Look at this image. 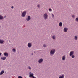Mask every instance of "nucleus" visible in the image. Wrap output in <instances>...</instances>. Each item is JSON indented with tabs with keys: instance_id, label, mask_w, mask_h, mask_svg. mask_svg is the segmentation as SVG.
<instances>
[{
	"instance_id": "cd10ccee",
	"label": "nucleus",
	"mask_w": 78,
	"mask_h": 78,
	"mask_svg": "<svg viewBox=\"0 0 78 78\" xmlns=\"http://www.w3.org/2000/svg\"><path fill=\"white\" fill-rule=\"evenodd\" d=\"M37 7H38V8H40V5H37Z\"/></svg>"
},
{
	"instance_id": "c9c22d12",
	"label": "nucleus",
	"mask_w": 78,
	"mask_h": 78,
	"mask_svg": "<svg viewBox=\"0 0 78 78\" xmlns=\"http://www.w3.org/2000/svg\"><path fill=\"white\" fill-rule=\"evenodd\" d=\"M9 42H10V40H9Z\"/></svg>"
},
{
	"instance_id": "5701e85b",
	"label": "nucleus",
	"mask_w": 78,
	"mask_h": 78,
	"mask_svg": "<svg viewBox=\"0 0 78 78\" xmlns=\"http://www.w3.org/2000/svg\"><path fill=\"white\" fill-rule=\"evenodd\" d=\"M76 21V22H78V17H77L75 19Z\"/></svg>"
},
{
	"instance_id": "473e14b6",
	"label": "nucleus",
	"mask_w": 78,
	"mask_h": 78,
	"mask_svg": "<svg viewBox=\"0 0 78 78\" xmlns=\"http://www.w3.org/2000/svg\"><path fill=\"white\" fill-rule=\"evenodd\" d=\"M5 17H6V16H4V18H5Z\"/></svg>"
},
{
	"instance_id": "0eeeda50",
	"label": "nucleus",
	"mask_w": 78,
	"mask_h": 78,
	"mask_svg": "<svg viewBox=\"0 0 78 78\" xmlns=\"http://www.w3.org/2000/svg\"><path fill=\"white\" fill-rule=\"evenodd\" d=\"M3 55L4 56H6V57H8V53L7 52H5L3 54Z\"/></svg>"
},
{
	"instance_id": "2f4dec72",
	"label": "nucleus",
	"mask_w": 78,
	"mask_h": 78,
	"mask_svg": "<svg viewBox=\"0 0 78 78\" xmlns=\"http://www.w3.org/2000/svg\"><path fill=\"white\" fill-rule=\"evenodd\" d=\"M1 55H2V53H0V56H1Z\"/></svg>"
},
{
	"instance_id": "7ed1b4c3",
	"label": "nucleus",
	"mask_w": 78,
	"mask_h": 78,
	"mask_svg": "<svg viewBox=\"0 0 78 78\" xmlns=\"http://www.w3.org/2000/svg\"><path fill=\"white\" fill-rule=\"evenodd\" d=\"M26 14H27V12H26V11H25L24 12H23L21 14L22 17H25L26 15Z\"/></svg>"
},
{
	"instance_id": "c85d7f7f",
	"label": "nucleus",
	"mask_w": 78,
	"mask_h": 78,
	"mask_svg": "<svg viewBox=\"0 0 78 78\" xmlns=\"http://www.w3.org/2000/svg\"><path fill=\"white\" fill-rule=\"evenodd\" d=\"M52 17H54V15L53 14H52Z\"/></svg>"
},
{
	"instance_id": "c756f323",
	"label": "nucleus",
	"mask_w": 78,
	"mask_h": 78,
	"mask_svg": "<svg viewBox=\"0 0 78 78\" xmlns=\"http://www.w3.org/2000/svg\"><path fill=\"white\" fill-rule=\"evenodd\" d=\"M11 8H12V9H13V8H14V6H12L11 7Z\"/></svg>"
},
{
	"instance_id": "393cba45",
	"label": "nucleus",
	"mask_w": 78,
	"mask_h": 78,
	"mask_svg": "<svg viewBox=\"0 0 78 78\" xmlns=\"http://www.w3.org/2000/svg\"><path fill=\"white\" fill-rule=\"evenodd\" d=\"M28 69L29 70H31V68L30 66H28Z\"/></svg>"
},
{
	"instance_id": "7c9ffc66",
	"label": "nucleus",
	"mask_w": 78,
	"mask_h": 78,
	"mask_svg": "<svg viewBox=\"0 0 78 78\" xmlns=\"http://www.w3.org/2000/svg\"><path fill=\"white\" fill-rule=\"evenodd\" d=\"M31 78H36V77L34 76V77H31Z\"/></svg>"
},
{
	"instance_id": "bb28decb",
	"label": "nucleus",
	"mask_w": 78,
	"mask_h": 78,
	"mask_svg": "<svg viewBox=\"0 0 78 78\" xmlns=\"http://www.w3.org/2000/svg\"><path fill=\"white\" fill-rule=\"evenodd\" d=\"M18 78H22V76H18Z\"/></svg>"
},
{
	"instance_id": "f257e3e1",
	"label": "nucleus",
	"mask_w": 78,
	"mask_h": 78,
	"mask_svg": "<svg viewBox=\"0 0 78 78\" xmlns=\"http://www.w3.org/2000/svg\"><path fill=\"white\" fill-rule=\"evenodd\" d=\"M55 53V49H52L50 52V54H51L52 55H54Z\"/></svg>"
},
{
	"instance_id": "4468645a",
	"label": "nucleus",
	"mask_w": 78,
	"mask_h": 78,
	"mask_svg": "<svg viewBox=\"0 0 78 78\" xmlns=\"http://www.w3.org/2000/svg\"><path fill=\"white\" fill-rule=\"evenodd\" d=\"M5 73V72L4 71V70H2L0 73V75H2V74H3Z\"/></svg>"
},
{
	"instance_id": "f03ea898",
	"label": "nucleus",
	"mask_w": 78,
	"mask_h": 78,
	"mask_svg": "<svg viewBox=\"0 0 78 78\" xmlns=\"http://www.w3.org/2000/svg\"><path fill=\"white\" fill-rule=\"evenodd\" d=\"M43 17L44 19H47V17H48V15H47V14L45 13L43 15Z\"/></svg>"
},
{
	"instance_id": "423d86ee",
	"label": "nucleus",
	"mask_w": 78,
	"mask_h": 78,
	"mask_svg": "<svg viewBox=\"0 0 78 78\" xmlns=\"http://www.w3.org/2000/svg\"><path fill=\"white\" fill-rule=\"evenodd\" d=\"M43 62V59L40 58V59L38 60V62L39 63H42Z\"/></svg>"
},
{
	"instance_id": "aec40b11",
	"label": "nucleus",
	"mask_w": 78,
	"mask_h": 78,
	"mask_svg": "<svg viewBox=\"0 0 78 78\" xmlns=\"http://www.w3.org/2000/svg\"><path fill=\"white\" fill-rule=\"evenodd\" d=\"M55 38H56V36H52V38L53 39H55Z\"/></svg>"
},
{
	"instance_id": "72a5a7b5",
	"label": "nucleus",
	"mask_w": 78,
	"mask_h": 78,
	"mask_svg": "<svg viewBox=\"0 0 78 78\" xmlns=\"http://www.w3.org/2000/svg\"><path fill=\"white\" fill-rule=\"evenodd\" d=\"M32 55H33V53H32Z\"/></svg>"
},
{
	"instance_id": "6e6552de",
	"label": "nucleus",
	"mask_w": 78,
	"mask_h": 78,
	"mask_svg": "<svg viewBox=\"0 0 78 78\" xmlns=\"http://www.w3.org/2000/svg\"><path fill=\"white\" fill-rule=\"evenodd\" d=\"M31 20V17H30V16H28L27 19H26V20L27 21H29Z\"/></svg>"
},
{
	"instance_id": "9b49d317",
	"label": "nucleus",
	"mask_w": 78,
	"mask_h": 78,
	"mask_svg": "<svg viewBox=\"0 0 78 78\" xmlns=\"http://www.w3.org/2000/svg\"><path fill=\"white\" fill-rule=\"evenodd\" d=\"M59 78H64V74H63L59 76Z\"/></svg>"
},
{
	"instance_id": "1a4fd4ad",
	"label": "nucleus",
	"mask_w": 78,
	"mask_h": 78,
	"mask_svg": "<svg viewBox=\"0 0 78 78\" xmlns=\"http://www.w3.org/2000/svg\"><path fill=\"white\" fill-rule=\"evenodd\" d=\"M34 77V74L32 73L31 74H30L29 75V77L30 78H31V77H32V78H33V77Z\"/></svg>"
},
{
	"instance_id": "ddd939ff",
	"label": "nucleus",
	"mask_w": 78,
	"mask_h": 78,
	"mask_svg": "<svg viewBox=\"0 0 78 78\" xmlns=\"http://www.w3.org/2000/svg\"><path fill=\"white\" fill-rule=\"evenodd\" d=\"M6 57H1V59H2V60H3L4 61H5V59H6Z\"/></svg>"
},
{
	"instance_id": "a878e982",
	"label": "nucleus",
	"mask_w": 78,
	"mask_h": 78,
	"mask_svg": "<svg viewBox=\"0 0 78 78\" xmlns=\"http://www.w3.org/2000/svg\"><path fill=\"white\" fill-rule=\"evenodd\" d=\"M73 18H75V15H72Z\"/></svg>"
},
{
	"instance_id": "dca6fc26",
	"label": "nucleus",
	"mask_w": 78,
	"mask_h": 78,
	"mask_svg": "<svg viewBox=\"0 0 78 78\" xmlns=\"http://www.w3.org/2000/svg\"><path fill=\"white\" fill-rule=\"evenodd\" d=\"M59 26L60 27H62V23L61 22H60L59 24Z\"/></svg>"
},
{
	"instance_id": "20e7f679",
	"label": "nucleus",
	"mask_w": 78,
	"mask_h": 78,
	"mask_svg": "<svg viewBox=\"0 0 78 78\" xmlns=\"http://www.w3.org/2000/svg\"><path fill=\"white\" fill-rule=\"evenodd\" d=\"M27 46L29 48H31L32 47V44L31 43H28Z\"/></svg>"
},
{
	"instance_id": "f704fd0d",
	"label": "nucleus",
	"mask_w": 78,
	"mask_h": 78,
	"mask_svg": "<svg viewBox=\"0 0 78 78\" xmlns=\"http://www.w3.org/2000/svg\"><path fill=\"white\" fill-rule=\"evenodd\" d=\"M31 74V72H30V74Z\"/></svg>"
},
{
	"instance_id": "412c9836",
	"label": "nucleus",
	"mask_w": 78,
	"mask_h": 78,
	"mask_svg": "<svg viewBox=\"0 0 78 78\" xmlns=\"http://www.w3.org/2000/svg\"><path fill=\"white\" fill-rule=\"evenodd\" d=\"M48 11L50 12H51V11H52V10H51V9L50 8L49 9Z\"/></svg>"
},
{
	"instance_id": "2eb2a0df",
	"label": "nucleus",
	"mask_w": 78,
	"mask_h": 78,
	"mask_svg": "<svg viewBox=\"0 0 78 78\" xmlns=\"http://www.w3.org/2000/svg\"><path fill=\"white\" fill-rule=\"evenodd\" d=\"M66 59V56L65 55L63 56L62 57V60L63 61H64Z\"/></svg>"
},
{
	"instance_id": "6ab92c4d",
	"label": "nucleus",
	"mask_w": 78,
	"mask_h": 78,
	"mask_svg": "<svg viewBox=\"0 0 78 78\" xmlns=\"http://www.w3.org/2000/svg\"><path fill=\"white\" fill-rule=\"evenodd\" d=\"M74 37L75 40H77V39H78V37H77V36H75Z\"/></svg>"
},
{
	"instance_id": "39448f33",
	"label": "nucleus",
	"mask_w": 78,
	"mask_h": 78,
	"mask_svg": "<svg viewBox=\"0 0 78 78\" xmlns=\"http://www.w3.org/2000/svg\"><path fill=\"white\" fill-rule=\"evenodd\" d=\"M73 54H74V51H72L70 52L69 53V55L70 56H72Z\"/></svg>"
},
{
	"instance_id": "f3484780",
	"label": "nucleus",
	"mask_w": 78,
	"mask_h": 78,
	"mask_svg": "<svg viewBox=\"0 0 78 78\" xmlns=\"http://www.w3.org/2000/svg\"><path fill=\"white\" fill-rule=\"evenodd\" d=\"M12 51H13V52H16V49L15 48H13L12 49Z\"/></svg>"
},
{
	"instance_id": "a211bd4d",
	"label": "nucleus",
	"mask_w": 78,
	"mask_h": 78,
	"mask_svg": "<svg viewBox=\"0 0 78 78\" xmlns=\"http://www.w3.org/2000/svg\"><path fill=\"white\" fill-rule=\"evenodd\" d=\"M3 17L2 15H0V20H2Z\"/></svg>"
},
{
	"instance_id": "9d476101",
	"label": "nucleus",
	"mask_w": 78,
	"mask_h": 78,
	"mask_svg": "<svg viewBox=\"0 0 78 78\" xmlns=\"http://www.w3.org/2000/svg\"><path fill=\"white\" fill-rule=\"evenodd\" d=\"M67 30H68V28H65L64 29V32H67Z\"/></svg>"
},
{
	"instance_id": "4be33fe9",
	"label": "nucleus",
	"mask_w": 78,
	"mask_h": 78,
	"mask_svg": "<svg viewBox=\"0 0 78 78\" xmlns=\"http://www.w3.org/2000/svg\"><path fill=\"white\" fill-rule=\"evenodd\" d=\"M43 47H47V45L45 44L43 45Z\"/></svg>"
},
{
	"instance_id": "b1692460",
	"label": "nucleus",
	"mask_w": 78,
	"mask_h": 78,
	"mask_svg": "<svg viewBox=\"0 0 78 78\" xmlns=\"http://www.w3.org/2000/svg\"><path fill=\"white\" fill-rule=\"evenodd\" d=\"M72 58H75V55H73L71 56Z\"/></svg>"
},
{
	"instance_id": "e433bc0d",
	"label": "nucleus",
	"mask_w": 78,
	"mask_h": 78,
	"mask_svg": "<svg viewBox=\"0 0 78 78\" xmlns=\"http://www.w3.org/2000/svg\"><path fill=\"white\" fill-rule=\"evenodd\" d=\"M34 53H35V52H34Z\"/></svg>"
},
{
	"instance_id": "f8f14e48",
	"label": "nucleus",
	"mask_w": 78,
	"mask_h": 78,
	"mask_svg": "<svg viewBox=\"0 0 78 78\" xmlns=\"http://www.w3.org/2000/svg\"><path fill=\"white\" fill-rule=\"evenodd\" d=\"M3 42H4V41L3 40L0 39V44H3Z\"/></svg>"
}]
</instances>
